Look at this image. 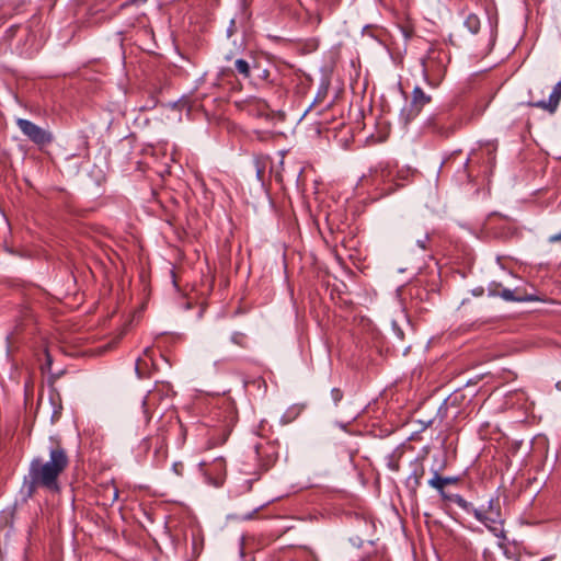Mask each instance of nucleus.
<instances>
[{
    "mask_svg": "<svg viewBox=\"0 0 561 561\" xmlns=\"http://www.w3.org/2000/svg\"><path fill=\"white\" fill-rule=\"evenodd\" d=\"M331 396L335 403H337L343 397L342 391L336 388L332 389Z\"/></svg>",
    "mask_w": 561,
    "mask_h": 561,
    "instance_id": "f3484780",
    "label": "nucleus"
},
{
    "mask_svg": "<svg viewBox=\"0 0 561 561\" xmlns=\"http://www.w3.org/2000/svg\"><path fill=\"white\" fill-rule=\"evenodd\" d=\"M16 125L31 141L38 146H46L53 141V135L48 130L43 129L31 121L18 118Z\"/></svg>",
    "mask_w": 561,
    "mask_h": 561,
    "instance_id": "20e7f679",
    "label": "nucleus"
},
{
    "mask_svg": "<svg viewBox=\"0 0 561 561\" xmlns=\"http://www.w3.org/2000/svg\"><path fill=\"white\" fill-rule=\"evenodd\" d=\"M172 470L176 476L181 477L183 474L184 466L182 462H174Z\"/></svg>",
    "mask_w": 561,
    "mask_h": 561,
    "instance_id": "2eb2a0df",
    "label": "nucleus"
},
{
    "mask_svg": "<svg viewBox=\"0 0 561 561\" xmlns=\"http://www.w3.org/2000/svg\"><path fill=\"white\" fill-rule=\"evenodd\" d=\"M499 295L507 300V301H531L536 300V298L531 295L520 294L518 289L511 290L507 288H503Z\"/></svg>",
    "mask_w": 561,
    "mask_h": 561,
    "instance_id": "6e6552de",
    "label": "nucleus"
},
{
    "mask_svg": "<svg viewBox=\"0 0 561 561\" xmlns=\"http://www.w3.org/2000/svg\"><path fill=\"white\" fill-rule=\"evenodd\" d=\"M557 388H558L559 390H561V382H558V383H557Z\"/></svg>",
    "mask_w": 561,
    "mask_h": 561,
    "instance_id": "b1692460",
    "label": "nucleus"
},
{
    "mask_svg": "<svg viewBox=\"0 0 561 561\" xmlns=\"http://www.w3.org/2000/svg\"><path fill=\"white\" fill-rule=\"evenodd\" d=\"M465 26L468 28V31L471 33V34H477L480 30V19L473 14V13H470L466 20H465Z\"/></svg>",
    "mask_w": 561,
    "mask_h": 561,
    "instance_id": "f8f14e48",
    "label": "nucleus"
},
{
    "mask_svg": "<svg viewBox=\"0 0 561 561\" xmlns=\"http://www.w3.org/2000/svg\"><path fill=\"white\" fill-rule=\"evenodd\" d=\"M234 66H236V70L238 71V73L243 76V78H249L250 77L251 67H250V64L247 60H244V59H237L236 62H234Z\"/></svg>",
    "mask_w": 561,
    "mask_h": 561,
    "instance_id": "ddd939ff",
    "label": "nucleus"
},
{
    "mask_svg": "<svg viewBox=\"0 0 561 561\" xmlns=\"http://www.w3.org/2000/svg\"><path fill=\"white\" fill-rule=\"evenodd\" d=\"M458 503H459V504H463V505H465V501H463L462 499H459V500H458Z\"/></svg>",
    "mask_w": 561,
    "mask_h": 561,
    "instance_id": "5701e85b",
    "label": "nucleus"
},
{
    "mask_svg": "<svg viewBox=\"0 0 561 561\" xmlns=\"http://www.w3.org/2000/svg\"><path fill=\"white\" fill-rule=\"evenodd\" d=\"M428 241V236L425 234L422 239H419L416 241L417 245L422 249V250H425L426 249V243Z\"/></svg>",
    "mask_w": 561,
    "mask_h": 561,
    "instance_id": "6ab92c4d",
    "label": "nucleus"
},
{
    "mask_svg": "<svg viewBox=\"0 0 561 561\" xmlns=\"http://www.w3.org/2000/svg\"><path fill=\"white\" fill-rule=\"evenodd\" d=\"M249 110L252 113H255L257 116L270 117L272 111L270 110L268 104L262 100H254L249 103Z\"/></svg>",
    "mask_w": 561,
    "mask_h": 561,
    "instance_id": "1a4fd4ad",
    "label": "nucleus"
},
{
    "mask_svg": "<svg viewBox=\"0 0 561 561\" xmlns=\"http://www.w3.org/2000/svg\"><path fill=\"white\" fill-rule=\"evenodd\" d=\"M455 481H456V479H454V478H443V477L438 476L437 473H435V476L428 481V483L431 486L438 490L440 492V494L444 496L445 495L444 488L447 484L454 483Z\"/></svg>",
    "mask_w": 561,
    "mask_h": 561,
    "instance_id": "9b49d317",
    "label": "nucleus"
},
{
    "mask_svg": "<svg viewBox=\"0 0 561 561\" xmlns=\"http://www.w3.org/2000/svg\"><path fill=\"white\" fill-rule=\"evenodd\" d=\"M243 339H244V336L241 333H233L231 335V341L233 343L238 344V345H242L243 344Z\"/></svg>",
    "mask_w": 561,
    "mask_h": 561,
    "instance_id": "dca6fc26",
    "label": "nucleus"
},
{
    "mask_svg": "<svg viewBox=\"0 0 561 561\" xmlns=\"http://www.w3.org/2000/svg\"><path fill=\"white\" fill-rule=\"evenodd\" d=\"M561 241V232L549 237V242L554 243Z\"/></svg>",
    "mask_w": 561,
    "mask_h": 561,
    "instance_id": "aec40b11",
    "label": "nucleus"
},
{
    "mask_svg": "<svg viewBox=\"0 0 561 561\" xmlns=\"http://www.w3.org/2000/svg\"><path fill=\"white\" fill-rule=\"evenodd\" d=\"M561 100V81L556 84L548 101L531 102L530 105L554 113Z\"/></svg>",
    "mask_w": 561,
    "mask_h": 561,
    "instance_id": "0eeeda50",
    "label": "nucleus"
},
{
    "mask_svg": "<svg viewBox=\"0 0 561 561\" xmlns=\"http://www.w3.org/2000/svg\"><path fill=\"white\" fill-rule=\"evenodd\" d=\"M144 356L150 358L151 357V350L148 347L144 352Z\"/></svg>",
    "mask_w": 561,
    "mask_h": 561,
    "instance_id": "4be33fe9",
    "label": "nucleus"
},
{
    "mask_svg": "<svg viewBox=\"0 0 561 561\" xmlns=\"http://www.w3.org/2000/svg\"><path fill=\"white\" fill-rule=\"evenodd\" d=\"M45 356H46V365L49 367L51 365V357L47 350L45 351Z\"/></svg>",
    "mask_w": 561,
    "mask_h": 561,
    "instance_id": "412c9836",
    "label": "nucleus"
},
{
    "mask_svg": "<svg viewBox=\"0 0 561 561\" xmlns=\"http://www.w3.org/2000/svg\"><path fill=\"white\" fill-rule=\"evenodd\" d=\"M158 400L159 393L156 391H151L145 397L142 401V409L147 422L151 419L150 409L156 405Z\"/></svg>",
    "mask_w": 561,
    "mask_h": 561,
    "instance_id": "9d476101",
    "label": "nucleus"
},
{
    "mask_svg": "<svg viewBox=\"0 0 561 561\" xmlns=\"http://www.w3.org/2000/svg\"><path fill=\"white\" fill-rule=\"evenodd\" d=\"M201 470L208 478L209 482L215 486H219L224 483L226 474V462L222 458L215 459L210 465L202 462Z\"/></svg>",
    "mask_w": 561,
    "mask_h": 561,
    "instance_id": "39448f33",
    "label": "nucleus"
},
{
    "mask_svg": "<svg viewBox=\"0 0 561 561\" xmlns=\"http://www.w3.org/2000/svg\"><path fill=\"white\" fill-rule=\"evenodd\" d=\"M142 364H144V365H147V363H146V358H145V357H142V358H138V359H137V363H136V371H137V374H138V376H139V377H141V376H142V371H141V365H142Z\"/></svg>",
    "mask_w": 561,
    "mask_h": 561,
    "instance_id": "a211bd4d",
    "label": "nucleus"
},
{
    "mask_svg": "<svg viewBox=\"0 0 561 561\" xmlns=\"http://www.w3.org/2000/svg\"><path fill=\"white\" fill-rule=\"evenodd\" d=\"M69 459L65 449L55 444L49 448V459L36 458L31 462L28 477L32 488H44L58 491V478L68 467Z\"/></svg>",
    "mask_w": 561,
    "mask_h": 561,
    "instance_id": "f257e3e1",
    "label": "nucleus"
},
{
    "mask_svg": "<svg viewBox=\"0 0 561 561\" xmlns=\"http://www.w3.org/2000/svg\"><path fill=\"white\" fill-rule=\"evenodd\" d=\"M431 101V98L426 95L421 88L413 90V98L410 106L403 108L402 115L404 116L405 123L412 121L422 110V107Z\"/></svg>",
    "mask_w": 561,
    "mask_h": 561,
    "instance_id": "423d86ee",
    "label": "nucleus"
},
{
    "mask_svg": "<svg viewBox=\"0 0 561 561\" xmlns=\"http://www.w3.org/2000/svg\"><path fill=\"white\" fill-rule=\"evenodd\" d=\"M474 517L483 523L491 531H501V506L497 499H491L486 504L473 510Z\"/></svg>",
    "mask_w": 561,
    "mask_h": 561,
    "instance_id": "f03ea898",
    "label": "nucleus"
},
{
    "mask_svg": "<svg viewBox=\"0 0 561 561\" xmlns=\"http://www.w3.org/2000/svg\"><path fill=\"white\" fill-rule=\"evenodd\" d=\"M106 492L108 493V496L111 497L112 502H115L118 499V490L115 486L107 488Z\"/></svg>",
    "mask_w": 561,
    "mask_h": 561,
    "instance_id": "4468645a",
    "label": "nucleus"
},
{
    "mask_svg": "<svg viewBox=\"0 0 561 561\" xmlns=\"http://www.w3.org/2000/svg\"><path fill=\"white\" fill-rule=\"evenodd\" d=\"M446 55L440 49L432 47L422 59V68L425 78L430 81L439 80L445 71Z\"/></svg>",
    "mask_w": 561,
    "mask_h": 561,
    "instance_id": "7ed1b4c3",
    "label": "nucleus"
}]
</instances>
